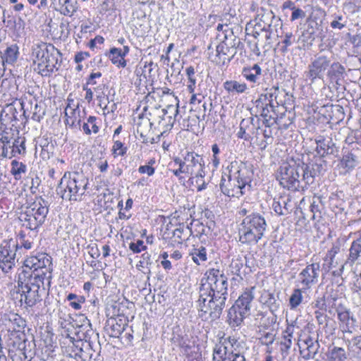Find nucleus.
<instances>
[{
	"label": "nucleus",
	"mask_w": 361,
	"mask_h": 361,
	"mask_svg": "<svg viewBox=\"0 0 361 361\" xmlns=\"http://www.w3.org/2000/svg\"><path fill=\"white\" fill-rule=\"evenodd\" d=\"M200 281L197 308L202 319L216 320L220 317L226 305L228 281L219 269H212Z\"/></svg>",
	"instance_id": "f257e3e1"
},
{
	"label": "nucleus",
	"mask_w": 361,
	"mask_h": 361,
	"mask_svg": "<svg viewBox=\"0 0 361 361\" xmlns=\"http://www.w3.org/2000/svg\"><path fill=\"white\" fill-rule=\"evenodd\" d=\"M31 56L34 71L43 77L56 71L61 61V52L52 44L39 40L33 42Z\"/></svg>",
	"instance_id": "f03ea898"
},
{
	"label": "nucleus",
	"mask_w": 361,
	"mask_h": 361,
	"mask_svg": "<svg viewBox=\"0 0 361 361\" xmlns=\"http://www.w3.org/2000/svg\"><path fill=\"white\" fill-rule=\"evenodd\" d=\"M44 281L37 275L27 276V271L23 270L18 274V287L20 292V302L23 300L27 306L33 307L42 300V293L44 292Z\"/></svg>",
	"instance_id": "7ed1b4c3"
},
{
	"label": "nucleus",
	"mask_w": 361,
	"mask_h": 361,
	"mask_svg": "<svg viewBox=\"0 0 361 361\" xmlns=\"http://www.w3.org/2000/svg\"><path fill=\"white\" fill-rule=\"evenodd\" d=\"M88 179L78 172L66 173L56 188V192L63 200H78L85 192Z\"/></svg>",
	"instance_id": "20e7f679"
},
{
	"label": "nucleus",
	"mask_w": 361,
	"mask_h": 361,
	"mask_svg": "<svg viewBox=\"0 0 361 361\" xmlns=\"http://www.w3.org/2000/svg\"><path fill=\"white\" fill-rule=\"evenodd\" d=\"M264 216L257 213L246 216L240 224L238 235L242 244H256L262 238L267 229Z\"/></svg>",
	"instance_id": "39448f33"
},
{
	"label": "nucleus",
	"mask_w": 361,
	"mask_h": 361,
	"mask_svg": "<svg viewBox=\"0 0 361 361\" xmlns=\"http://www.w3.org/2000/svg\"><path fill=\"white\" fill-rule=\"evenodd\" d=\"M219 43L216 47V52L210 55L211 61L219 66L228 63L236 54V46L240 40L233 35L232 30H227V35H219Z\"/></svg>",
	"instance_id": "423d86ee"
},
{
	"label": "nucleus",
	"mask_w": 361,
	"mask_h": 361,
	"mask_svg": "<svg viewBox=\"0 0 361 361\" xmlns=\"http://www.w3.org/2000/svg\"><path fill=\"white\" fill-rule=\"evenodd\" d=\"M301 171L300 161L291 159L280 165L276 172V179L284 188L296 190L300 188Z\"/></svg>",
	"instance_id": "0eeeda50"
},
{
	"label": "nucleus",
	"mask_w": 361,
	"mask_h": 361,
	"mask_svg": "<svg viewBox=\"0 0 361 361\" xmlns=\"http://www.w3.org/2000/svg\"><path fill=\"white\" fill-rule=\"evenodd\" d=\"M26 268L33 269L27 276L39 275L42 281L47 280L50 285L51 279L52 263L51 257L45 253H39L36 256L27 257L24 262Z\"/></svg>",
	"instance_id": "6e6552de"
},
{
	"label": "nucleus",
	"mask_w": 361,
	"mask_h": 361,
	"mask_svg": "<svg viewBox=\"0 0 361 361\" xmlns=\"http://www.w3.org/2000/svg\"><path fill=\"white\" fill-rule=\"evenodd\" d=\"M183 157L181 165H183L185 174H187L190 178L193 177L204 178L205 172L203 157L194 152H186Z\"/></svg>",
	"instance_id": "1a4fd4ad"
},
{
	"label": "nucleus",
	"mask_w": 361,
	"mask_h": 361,
	"mask_svg": "<svg viewBox=\"0 0 361 361\" xmlns=\"http://www.w3.org/2000/svg\"><path fill=\"white\" fill-rule=\"evenodd\" d=\"M331 60L329 57L324 55H318L308 65L307 71L305 72L307 79L312 83L317 79L323 80L324 73L330 66Z\"/></svg>",
	"instance_id": "9d476101"
},
{
	"label": "nucleus",
	"mask_w": 361,
	"mask_h": 361,
	"mask_svg": "<svg viewBox=\"0 0 361 361\" xmlns=\"http://www.w3.org/2000/svg\"><path fill=\"white\" fill-rule=\"evenodd\" d=\"M216 346L224 349L228 354L233 355L236 357H240L243 361H245L244 353L247 348L245 342L243 339L235 336H229L227 338H222L219 344Z\"/></svg>",
	"instance_id": "9b49d317"
},
{
	"label": "nucleus",
	"mask_w": 361,
	"mask_h": 361,
	"mask_svg": "<svg viewBox=\"0 0 361 361\" xmlns=\"http://www.w3.org/2000/svg\"><path fill=\"white\" fill-rule=\"evenodd\" d=\"M228 169L234 179L239 180L243 188L250 187L253 173L249 165L243 161H234L231 162Z\"/></svg>",
	"instance_id": "f8f14e48"
},
{
	"label": "nucleus",
	"mask_w": 361,
	"mask_h": 361,
	"mask_svg": "<svg viewBox=\"0 0 361 361\" xmlns=\"http://www.w3.org/2000/svg\"><path fill=\"white\" fill-rule=\"evenodd\" d=\"M320 266L319 263H312L305 267L298 276V286L303 290H309L317 283L319 274Z\"/></svg>",
	"instance_id": "ddd939ff"
},
{
	"label": "nucleus",
	"mask_w": 361,
	"mask_h": 361,
	"mask_svg": "<svg viewBox=\"0 0 361 361\" xmlns=\"http://www.w3.org/2000/svg\"><path fill=\"white\" fill-rule=\"evenodd\" d=\"M275 20L276 16L272 11L261 8L258 10L255 18L247 25L246 31L248 32L251 28H255L268 32H269L273 21Z\"/></svg>",
	"instance_id": "4468645a"
},
{
	"label": "nucleus",
	"mask_w": 361,
	"mask_h": 361,
	"mask_svg": "<svg viewBox=\"0 0 361 361\" xmlns=\"http://www.w3.org/2000/svg\"><path fill=\"white\" fill-rule=\"evenodd\" d=\"M220 188L221 192L228 197H240L245 194L246 188H243L241 183L236 178L234 179L233 176L229 173L228 179H226L224 176H222Z\"/></svg>",
	"instance_id": "2eb2a0df"
},
{
	"label": "nucleus",
	"mask_w": 361,
	"mask_h": 361,
	"mask_svg": "<svg viewBox=\"0 0 361 361\" xmlns=\"http://www.w3.org/2000/svg\"><path fill=\"white\" fill-rule=\"evenodd\" d=\"M317 144L316 152L322 158L329 155L336 157L338 153V148L331 137H326L323 135H318L315 138Z\"/></svg>",
	"instance_id": "dca6fc26"
},
{
	"label": "nucleus",
	"mask_w": 361,
	"mask_h": 361,
	"mask_svg": "<svg viewBox=\"0 0 361 361\" xmlns=\"http://www.w3.org/2000/svg\"><path fill=\"white\" fill-rule=\"evenodd\" d=\"M16 253L11 247L6 245L0 246V269L4 273L9 272L15 265Z\"/></svg>",
	"instance_id": "f3484780"
},
{
	"label": "nucleus",
	"mask_w": 361,
	"mask_h": 361,
	"mask_svg": "<svg viewBox=\"0 0 361 361\" xmlns=\"http://www.w3.org/2000/svg\"><path fill=\"white\" fill-rule=\"evenodd\" d=\"M255 286L245 288L233 305L235 308L250 314L251 303L255 298Z\"/></svg>",
	"instance_id": "a211bd4d"
},
{
	"label": "nucleus",
	"mask_w": 361,
	"mask_h": 361,
	"mask_svg": "<svg viewBox=\"0 0 361 361\" xmlns=\"http://www.w3.org/2000/svg\"><path fill=\"white\" fill-rule=\"evenodd\" d=\"M18 219L23 226L31 231L37 230L45 221V219H39L33 216L32 212H29L25 208L20 214Z\"/></svg>",
	"instance_id": "6ab92c4d"
},
{
	"label": "nucleus",
	"mask_w": 361,
	"mask_h": 361,
	"mask_svg": "<svg viewBox=\"0 0 361 361\" xmlns=\"http://www.w3.org/2000/svg\"><path fill=\"white\" fill-rule=\"evenodd\" d=\"M53 8L61 14L71 16L77 10V0H51Z\"/></svg>",
	"instance_id": "aec40b11"
},
{
	"label": "nucleus",
	"mask_w": 361,
	"mask_h": 361,
	"mask_svg": "<svg viewBox=\"0 0 361 361\" xmlns=\"http://www.w3.org/2000/svg\"><path fill=\"white\" fill-rule=\"evenodd\" d=\"M71 345H68V355L73 357L76 361H90L91 355L85 350L82 348L83 342L81 340L76 341L75 343L71 341Z\"/></svg>",
	"instance_id": "412c9836"
},
{
	"label": "nucleus",
	"mask_w": 361,
	"mask_h": 361,
	"mask_svg": "<svg viewBox=\"0 0 361 361\" xmlns=\"http://www.w3.org/2000/svg\"><path fill=\"white\" fill-rule=\"evenodd\" d=\"M272 208L278 215H287L293 209V205L289 196H280L274 200Z\"/></svg>",
	"instance_id": "4be33fe9"
},
{
	"label": "nucleus",
	"mask_w": 361,
	"mask_h": 361,
	"mask_svg": "<svg viewBox=\"0 0 361 361\" xmlns=\"http://www.w3.org/2000/svg\"><path fill=\"white\" fill-rule=\"evenodd\" d=\"M361 254V243L360 240H354L351 246L349 249V256L348 259H346L344 264H342L341 266V268L339 269V272L336 274V271H334V275H340L343 269L344 268V265H350L352 267L355 262L358 259V258L360 257Z\"/></svg>",
	"instance_id": "5701e85b"
},
{
	"label": "nucleus",
	"mask_w": 361,
	"mask_h": 361,
	"mask_svg": "<svg viewBox=\"0 0 361 361\" xmlns=\"http://www.w3.org/2000/svg\"><path fill=\"white\" fill-rule=\"evenodd\" d=\"M25 208L29 212H32L33 216H37L39 219H46L49 212L47 203L42 198L36 200Z\"/></svg>",
	"instance_id": "b1692460"
},
{
	"label": "nucleus",
	"mask_w": 361,
	"mask_h": 361,
	"mask_svg": "<svg viewBox=\"0 0 361 361\" xmlns=\"http://www.w3.org/2000/svg\"><path fill=\"white\" fill-rule=\"evenodd\" d=\"M279 90V87H273L270 89L269 92L264 94H262L259 98L255 101V108L257 109V113L258 111H261L265 106H272V102L274 99H276V93Z\"/></svg>",
	"instance_id": "393cba45"
},
{
	"label": "nucleus",
	"mask_w": 361,
	"mask_h": 361,
	"mask_svg": "<svg viewBox=\"0 0 361 361\" xmlns=\"http://www.w3.org/2000/svg\"><path fill=\"white\" fill-rule=\"evenodd\" d=\"M259 302L268 307L272 313L278 311L280 307V302L275 295L267 290L262 291Z\"/></svg>",
	"instance_id": "a878e982"
},
{
	"label": "nucleus",
	"mask_w": 361,
	"mask_h": 361,
	"mask_svg": "<svg viewBox=\"0 0 361 361\" xmlns=\"http://www.w3.org/2000/svg\"><path fill=\"white\" fill-rule=\"evenodd\" d=\"M249 315L247 313L241 311V310L235 308V305H233L228 310L227 322L230 326L237 327L240 326L244 319Z\"/></svg>",
	"instance_id": "bb28decb"
},
{
	"label": "nucleus",
	"mask_w": 361,
	"mask_h": 361,
	"mask_svg": "<svg viewBox=\"0 0 361 361\" xmlns=\"http://www.w3.org/2000/svg\"><path fill=\"white\" fill-rule=\"evenodd\" d=\"M304 343L305 348L300 350L302 357L305 360L313 359L319 348V342L309 336L304 341Z\"/></svg>",
	"instance_id": "cd10ccee"
},
{
	"label": "nucleus",
	"mask_w": 361,
	"mask_h": 361,
	"mask_svg": "<svg viewBox=\"0 0 361 361\" xmlns=\"http://www.w3.org/2000/svg\"><path fill=\"white\" fill-rule=\"evenodd\" d=\"M11 358L13 361H30L32 358V351L27 350L25 341L20 342L15 350H11Z\"/></svg>",
	"instance_id": "c85d7f7f"
},
{
	"label": "nucleus",
	"mask_w": 361,
	"mask_h": 361,
	"mask_svg": "<svg viewBox=\"0 0 361 361\" xmlns=\"http://www.w3.org/2000/svg\"><path fill=\"white\" fill-rule=\"evenodd\" d=\"M345 68L339 63H330V66L327 71V76L330 81L338 83L343 78Z\"/></svg>",
	"instance_id": "c756f323"
},
{
	"label": "nucleus",
	"mask_w": 361,
	"mask_h": 361,
	"mask_svg": "<svg viewBox=\"0 0 361 361\" xmlns=\"http://www.w3.org/2000/svg\"><path fill=\"white\" fill-rule=\"evenodd\" d=\"M18 102L20 106L21 110L23 111V116L26 118L28 111H32L33 106L37 103L35 97L30 92L23 94L18 100Z\"/></svg>",
	"instance_id": "7c9ffc66"
},
{
	"label": "nucleus",
	"mask_w": 361,
	"mask_h": 361,
	"mask_svg": "<svg viewBox=\"0 0 361 361\" xmlns=\"http://www.w3.org/2000/svg\"><path fill=\"white\" fill-rule=\"evenodd\" d=\"M18 47L17 45L8 47L3 52H1V61L4 63L13 64L18 59Z\"/></svg>",
	"instance_id": "2f4dec72"
},
{
	"label": "nucleus",
	"mask_w": 361,
	"mask_h": 361,
	"mask_svg": "<svg viewBox=\"0 0 361 361\" xmlns=\"http://www.w3.org/2000/svg\"><path fill=\"white\" fill-rule=\"evenodd\" d=\"M193 233L192 228L188 226L180 224L173 232V238L177 243H182L188 239L189 236Z\"/></svg>",
	"instance_id": "473e14b6"
},
{
	"label": "nucleus",
	"mask_w": 361,
	"mask_h": 361,
	"mask_svg": "<svg viewBox=\"0 0 361 361\" xmlns=\"http://www.w3.org/2000/svg\"><path fill=\"white\" fill-rule=\"evenodd\" d=\"M340 251L341 246L338 243L333 244L331 248L328 251L324 258V265H326L329 269L338 265V262L336 259V256Z\"/></svg>",
	"instance_id": "72a5a7b5"
},
{
	"label": "nucleus",
	"mask_w": 361,
	"mask_h": 361,
	"mask_svg": "<svg viewBox=\"0 0 361 361\" xmlns=\"http://www.w3.org/2000/svg\"><path fill=\"white\" fill-rule=\"evenodd\" d=\"M80 109L71 111L68 110V112H65L66 118V124L69 126L71 128H78L80 127L81 123V117L80 115Z\"/></svg>",
	"instance_id": "f704fd0d"
},
{
	"label": "nucleus",
	"mask_w": 361,
	"mask_h": 361,
	"mask_svg": "<svg viewBox=\"0 0 361 361\" xmlns=\"http://www.w3.org/2000/svg\"><path fill=\"white\" fill-rule=\"evenodd\" d=\"M262 73V69L258 64H255L252 67L244 68L242 74L247 80L256 82L259 75Z\"/></svg>",
	"instance_id": "c9c22d12"
},
{
	"label": "nucleus",
	"mask_w": 361,
	"mask_h": 361,
	"mask_svg": "<svg viewBox=\"0 0 361 361\" xmlns=\"http://www.w3.org/2000/svg\"><path fill=\"white\" fill-rule=\"evenodd\" d=\"M274 105L272 103V106H265L261 111H258V114L263 118L262 123L266 127L269 128L276 123V120L271 114V111H274Z\"/></svg>",
	"instance_id": "e433bc0d"
},
{
	"label": "nucleus",
	"mask_w": 361,
	"mask_h": 361,
	"mask_svg": "<svg viewBox=\"0 0 361 361\" xmlns=\"http://www.w3.org/2000/svg\"><path fill=\"white\" fill-rule=\"evenodd\" d=\"M145 114H140L138 116V121L137 122V132L140 133L141 135L146 133L152 128V124L147 116V110L145 109Z\"/></svg>",
	"instance_id": "4c0bfd02"
},
{
	"label": "nucleus",
	"mask_w": 361,
	"mask_h": 361,
	"mask_svg": "<svg viewBox=\"0 0 361 361\" xmlns=\"http://www.w3.org/2000/svg\"><path fill=\"white\" fill-rule=\"evenodd\" d=\"M224 87L228 93H243L247 90L245 83H240L236 80H226L224 82Z\"/></svg>",
	"instance_id": "58836bf2"
},
{
	"label": "nucleus",
	"mask_w": 361,
	"mask_h": 361,
	"mask_svg": "<svg viewBox=\"0 0 361 361\" xmlns=\"http://www.w3.org/2000/svg\"><path fill=\"white\" fill-rule=\"evenodd\" d=\"M338 319L346 326L345 331L351 333L350 328L354 325L355 319L350 316V312L347 310H338Z\"/></svg>",
	"instance_id": "ea45409f"
},
{
	"label": "nucleus",
	"mask_w": 361,
	"mask_h": 361,
	"mask_svg": "<svg viewBox=\"0 0 361 361\" xmlns=\"http://www.w3.org/2000/svg\"><path fill=\"white\" fill-rule=\"evenodd\" d=\"M11 173L17 180H20L27 171V166L23 162L13 160L11 164Z\"/></svg>",
	"instance_id": "a19ab883"
},
{
	"label": "nucleus",
	"mask_w": 361,
	"mask_h": 361,
	"mask_svg": "<svg viewBox=\"0 0 361 361\" xmlns=\"http://www.w3.org/2000/svg\"><path fill=\"white\" fill-rule=\"evenodd\" d=\"M165 115V109L160 107L152 108L147 112V116L149 118L152 126L160 125Z\"/></svg>",
	"instance_id": "79ce46f5"
},
{
	"label": "nucleus",
	"mask_w": 361,
	"mask_h": 361,
	"mask_svg": "<svg viewBox=\"0 0 361 361\" xmlns=\"http://www.w3.org/2000/svg\"><path fill=\"white\" fill-rule=\"evenodd\" d=\"M300 166L302 168L301 180L307 185L313 183L315 176H317L314 172V168H310L308 164H305L303 162H300Z\"/></svg>",
	"instance_id": "37998d69"
},
{
	"label": "nucleus",
	"mask_w": 361,
	"mask_h": 361,
	"mask_svg": "<svg viewBox=\"0 0 361 361\" xmlns=\"http://www.w3.org/2000/svg\"><path fill=\"white\" fill-rule=\"evenodd\" d=\"M328 361H346L347 356L343 348L333 347L327 355Z\"/></svg>",
	"instance_id": "c03bdc74"
},
{
	"label": "nucleus",
	"mask_w": 361,
	"mask_h": 361,
	"mask_svg": "<svg viewBox=\"0 0 361 361\" xmlns=\"http://www.w3.org/2000/svg\"><path fill=\"white\" fill-rule=\"evenodd\" d=\"M126 326H127L126 319L123 320V323H122V324H119V327L118 329H116L114 326V333L116 331L119 334V336H117L114 334V338H117L118 339L117 341L114 340V343H116L119 341L123 344L128 345L130 343V338H132V336L128 333L124 334H123Z\"/></svg>",
	"instance_id": "a18cd8bd"
},
{
	"label": "nucleus",
	"mask_w": 361,
	"mask_h": 361,
	"mask_svg": "<svg viewBox=\"0 0 361 361\" xmlns=\"http://www.w3.org/2000/svg\"><path fill=\"white\" fill-rule=\"evenodd\" d=\"M129 48L124 46L123 49L114 47V64L118 67H125L126 66V61L124 56L128 53Z\"/></svg>",
	"instance_id": "49530a36"
},
{
	"label": "nucleus",
	"mask_w": 361,
	"mask_h": 361,
	"mask_svg": "<svg viewBox=\"0 0 361 361\" xmlns=\"http://www.w3.org/2000/svg\"><path fill=\"white\" fill-rule=\"evenodd\" d=\"M305 290L301 287L293 290L289 299V306L291 310L297 308L300 305L303 298L302 293Z\"/></svg>",
	"instance_id": "de8ad7c7"
},
{
	"label": "nucleus",
	"mask_w": 361,
	"mask_h": 361,
	"mask_svg": "<svg viewBox=\"0 0 361 361\" xmlns=\"http://www.w3.org/2000/svg\"><path fill=\"white\" fill-rule=\"evenodd\" d=\"M16 152L20 153V150L15 143L12 146H8L0 142V157H12L15 155Z\"/></svg>",
	"instance_id": "09e8293b"
},
{
	"label": "nucleus",
	"mask_w": 361,
	"mask_h": 361,
	"mask_svg": "<svg viewBox=\"0 0 361 361\" xmlns=\"http://www.w3.org/2000/svg\"><path fill=\"white\" fill-rule=\"evenodd\" d=\"M190 255L193 262L197 265L200 264V262H205L207 259L206 249L203 246L193 248Z\"/></svg>",
	"instance_id": "8fccbe9b"
},
{
	"label": "nucleus",
	"mask_w": 361,
	"mask_h": 361,
	"mask_svg": "<svg viewBox=\"0 0 361 361\" xmlns=\"http://www.w3.org/2000/svg\"><path fill=\"white\" fill-rule=\"evenodd\" d=\"M276 348L280 351V356H279V359L283 360H284L288 355L289 350L292 345V340L290 338L285 339V341H281V342L276 343Z\"/></svg>",
	"instance_id": "3c124183"
},
{
	"label": "nucleus",
	"mask_w": 361,
	"mask_h": 361,
	"mask_svg": "<svg viewBox=\"0 0 361 361\" xmlns=\"http://www.w3.org/2000/svg\"><path fill=\"white\" fill-rule=\"evenodd\" d=\"M8 317L9 322L13 325V331H20L26 326L25 321L19 314L10 313Z\"/></svg>",
	"instance_id": "603ef678"
},
{
	"label": "nucleus",
	"mask_w": 361,
	"mask_h": 361,
	"mask_svg": "<svg viewBox=\"0 0 361 361\" xmlns=\"http://www.w3.org/2000/svg\"><path fill=\"white\" fill-rule=\"evenodd\" d=\"M186 75L188 77V85L187 88L190 93H193L195 91L196 78L195 76V72L192 66H189L185 70Z\"/></svg>",
	"instance_id": "864d4df0"
},
{
	"label": "nucleus",
	"mask_w": 361,
	"mask_h": 361,
	"mask_svg": "<svg viewBox=\"0 0 361 361\" xmlns=\"http://www.w3.org/2000/svg\"><path fill=\"white\" fill-rule=\"evenodd\" d=\"M82 129L87 135H90L92 132L97 133L99 130V128L96 124V118L90 116L87 119V122L83 123Z\"/></svg>",
	"instance_id": "5fc2aeb1"
},
{
	"label": "nucleus",
	"mask_w": 361,
	"mask_h": 361,
	"mask_svg": "<svg viewBox=\"0 0 361 361\" xmlns=\"http://www.w3.org/2000/svg\"><path fill=\"white\" fill-rule=\"evenodd\" d=\"M243 267V262L241 258L233 259L229 265V270L233 274L240 276Z\"/></svg>",
	"instance_id": "6e6d98bb"
},
{
	"label": "nucleus",
	"mask_w": 361,
	"mask_h": 361,
	"mask_svg": "<svg viewBox=\"0 0 361 361\" xmlns=\"http://www.w3.org/2000/svg\"><path fill=\"white\" fill-rule=\"evenodd\" d=\"M356 157L352 153L343 155L341 159V164L348 169H352L356 166Z\"/></svg>",
	"instance_id": "4d7b16f0"
},
{
	"label": "nucleus",
	"mask_w": 361,
	"mask_h": 361,
	"mask_svg": "<svg viewBox=\"0 0 361 361\" xmlns=\"http://www.w3.org/2000/svg\"><path fill=\"white\" fill-rule=\"evenodd\" d=\"M254 121L255 118L253 117L244 118L241 121L240 127L245 130L246 132L252 133V132H255L254 128L255 127V124Z\"/></svg>",
	"instance_id": "13d9d810"
},
{
	"label": "nucleus",
	"mask_w": 361,
	"mask_h": 361,
	"mask_svg": "<svg viewBox=\"0 0 361 361\" xmlns=\"http://www.w3.org/2000/svg\"><path fill=\"white\" fill-rule=\"evenodd\" d=\"M212 151L213 152V157H212V163L214 168H217L220 164V159L219 157V154L220 153V149H219V146L216 144H214L212 146Z\"/></svg>",
	"instance_id": "bf43d9fd"
},
{
	"label": "nucleus",
	"mask_w": 361,
	"mask_h": 361,
	"mask_svg": "<svg viewBox=\"0 0 361 361\" xmlns=\"http://www.w3.org/2000/svg\"><path fill=\"white\" fill-rule=\"evenodd\" d=\"M314 40V35L308 34L306 31H304L298 38V42H301L305 47V45H312Z\"/></svg>",
	"instance_id": "052dcab7"
},
{
	"label": "nucleus",
	"mask_w": 361,
	"mask_h": 361,
	"mask_svg": "<svg viewBox=\"0 0 361 361\" xmlns=\"http://www.w3.org/2000/svg\"><path fill=\"white\" fill-rule=\"evenodd\" d=\"M294 41H295V37L293 35V32H286L284 35V39L282 42V43L285 45L284 48H283V51H286L287 47L290 46L293 43Z\"/></svg>",
	"instance_id": "680f3d73"
},
{
	"label": "nucleus",
	"mask_w": 361,
	"mask_h": 361,
	"mask_svg": "<svg viewBox=\"0 0 361 361\" xmlns=\"http://www.w3.org/2000/svg\"><path fill=\"white\" fill-rule=\"evenodd\" d=\"M321 206V200L319 197H313L312 202L310 205V211L313 213L312 218H315L317 212H319V207Z\"/></svg>",
	"instance_id": "e2e57ef3"
},
{
	"label": "nucleus",
	"mask_w": 361,
	"mask_h": 361,
	"mask_svg": "<svg viewBox=\"0 0 361 361\" xmlns=\"http://www.w3.org/2000/svg\"><path fill=\"white\" fill-rule=\"evenodd\" d=\"M39 109L40 107L38 106V104L37 103L34 105L32 111H29L30 113L32 114L31 118L33 121L39 122L40 120L43 118L44 113L41 114Z\"/></svg>",
	"instance_id": "0e129e2a"
},
{
	"label": "nucleus",
	"mask_w": 361,
	"mask_h": 361,
	"mask_svg": "<svg viewBox=\"0 0 361 361\" xmlns=\"http://www.w3.org/2000/svg\"><path fill=\"white\" fill-rule=\"evenodd\" d=\"M275 336L271 333H266L260 338V342L262 345L269 347V345L274 343Z\"/></svg>",
	"instance_id": "69168bd1"
},
{
	"label": "nucleus",
	"mask_w": 361,
	"mask_h": 361,
	"mask_svg": "<svg viewBox=\"0 0 361 361\" xmlns=\"http://www.w3.org/2000/svg\"><path fill=\"white\" fill-rule=\"evenodd\" d=\"M305 16H306L305 12L303 10H302L300 8L295 7V8H294L292 11L290 20L295 21L300 18L302 19V18H304L305 17Z\"/></svg>",
	"instance_id": "338daca9"
},
{
	"label": "nucleus",
	"mask_w": 361,
	"mask_h": 361,
	"mask_svg": "<svg viewBox=\"0 0 361 361\" xmlns=\"http://www.w3.org/2000/svg\"><path fill=\"white\" fill-rule=\"evenodd\" d=\"M307 29L305 31L308 34L314 35L315 30L318 28V26H319L318 23L316 21L313 20L311 18V17L307 18Z\"/></svg>",
	"instance_id": "774afa93"
}]
</instances>
